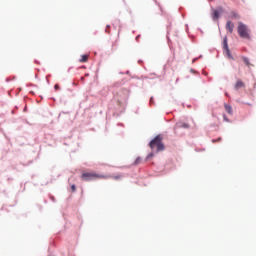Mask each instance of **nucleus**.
<instances>
[{"instance_id":"423d86ee","label":"nucleus","mask_w":256,"mask_h":256,"mask_svg":"<svg viewBox=\"0 0 256 256\" xmlns=\"http://www.w3.org/2000/svg\"><path fill=\"white\" fill-rule=\"evenodd\" d=\"M176 127H177L178 129H181V128L189 129V124L183 123V122H178V123L176 124Z\"/></svg>"},{"instance_id":"39448f33","label":"nucleus","mask_w":256,"mask_h":256,"mask_svg":"<svg viewBox=\"0 0 256 256\" xmlns=\"http://www.w3.org/2000/svg\"><path fill=\"white\" fill-rule=\"evenodd\" d=\"M243 87H245V83H243V81L238 80L235 84V89L239 90V89H243Z\"/></svg>"},{"instance_id":"f8f14e48","label":"nucleus","mask_w":256,"mask_h":256,"mask_svg":"<svg viewBox=\"0 0 256 256\" xmlns=\"http://www.w3.org/2000/svg\"><path fill=\"white\" fill-rule=\"evenodd\" d=\"M141 157H138L136 160H135V162H134V165H140V163H141Z\"/></svg>"},{"instance_id":"a211bd4d","label":"nucleus","mask_w":256,"mask_h":256,"mask_svg":"<svg viewBox=\"0 0 256 256\" xmlns=\"http://www.w3.org/2000/svg\"><path fill=\"white\" fill-rule=\"evenodd\" d=\"M234 17L237 19V18H239V15H237V14H234Z\"/></svg>"},{"instance_id":"6e6552de","label":"nucleus","mask_w":256,"mask_h":256,"mask_svg":"<svg viewBox=\"0 0 256 256\" xmlns=\"http://www.w3.org/2000/svg\"><path fill=\"white\" fill-rule=\"evenodd\" d=\"M224 107H225V111H227L229 115H233V108L231 107V105L225 104Z\"/></svg>"},{"instance_id":"4468645a","label":"nucleus","mask_w":256,"mask_h":256,"mask_svg":"<svg viewBox=\"0 0 256 256\" xmlns=\"http://www.w3.org/2000/svg\"><path fill=\"white\" fill-rule=\"evenodd\" d=\"M71 189H72L73 193H75V191H77V187L75 186V184H73V185L71 186Z\"/></svg>"},{"instance_id":"ddd939ff","label":"nucleus","mask_w":256,"mask_h":256,"mask_svg":"<svg viewBox=\"0 0 256 256\" xmlns=\"http://www.w3.org/2000/svg\"><path fill=\"white\" fill-rule=\"evenodd\" d=\"M243 63L245 64V65H249V58H243Z\"/></svg>"},{"instance_id":"f3484780","label":"nucleus","mask_w":256,"mask_h":256,"mask_svg":"<svg viewBox=\"0 0 256 256\" xmlns=\"http://www.w3.org/2000/svg\"><path fill=\"white\" fill-rule=\"evenodd\" d=\"M54 89L57 91V89H59V84H55Z\"/></svg>"},{"instance_id":"2eb2a0df","label":"nucleus","mask_w":256,"mask_h":256,"mask_svg":"<svg viewBox=\"0 0 256 256\" xmlns=\"http://www.w3.org/2000/svg\"><path fill=\"white\" fill-rule=\"evenodd\" d=\"M223 120L226 121V123H229V118H227V115H223Z\"/></svg>"},{"instance_id":"20e7f679","label":"nucleus","mask_w":256,"mask_h":256,"mask_svg":"<svg viewBox=\"0 0 256 256\" xmlns=\"http://www.w3.org/2000/svg\"><path fill=\"white\" fill-rule=\"evenodd\" d=\"M226 29L227 31H229V33H233V29H235V24H233V22L228 21L226 23Z\"/></svg>"},{"instance_id":"1a4fd4ad","label":"nucleus","mask_w":256,"mask_h":256,"mask_svg":"<svg viewBox=\"0 0 256 256\" xmlns=\"http://www.w3.org/2000/svg\"><path fill=\"white\" fill-rule=\"evenodd\" d=\"M212 19L214 21H217V19H219V11L217 10H214L213 13H212Z\"/></svg>"},{"instance_id":"9b49d317","label":"nucleus","mask_w":256,"mask_h":256,"mask_svg":"<svg viewBox=\"0 0 256 256\" xmlns=\"http://www.w3.org/2000/svg\"><path fill=\"white\" fill-rule=\"evenodd\" d=\"M106 177H107V179H116V180L121 179V175H117V176L109 175V176H106Z\"/></svg>"},{"instance_id":"9d476101","label":"nucleus","mask_w":256,"mask_h":256,"mask_svg":"<svg viewBox=\"0 0 256 256\" xmlns=\"http://www.w3.org/2000/svg\"><path fill=\"white\" fill-rule=\"evenodd\" d=\"M224 49H226L228 56L230 57L231 54L229 52V46H227V38L224 39Z\"/></svg>"},{"instance_id":"f03ea898","label":"nucleus","mask_w":256,"mask_h":256,"mask_svg":"<svg viewBox=\"0 0 256 256\" xmlns=\"http://www.w3.org/2000/svg\"><path fill=\"white\" fill-rule=\"evenodd\" d=\"M238 35L241 39H251V31L247 25L243 24L242 22L238 23Z\"/></svg>"},{"instance_id":"f257e3e1","label":"nucleus","mask_w":256,"mask_h":256,"mask_svg":"<svg viewBox=\"0 0 256 256\" xmlns=\"http://www.w3.org/2000/svg\"><path fill=\"white\" fill-rule=\"evenodd\" d=\"M150 149L152 151L156 150V153H159L160 151H165V144H163V136L161 134L157 135L150 143H149Z\"/></svg>"},{"instance_id":"7ed1b4c3","label":"nucleus","mask_w":256,"mask_h":256,"mask_svg":"<svg viewBox=\"0 0 256 256\" xmlns=\"http://www.w3.org/2000/svg\"><path fill=\"white\" fill-rule=\"evenodd\" d=\"M82 181H95L97 179H107V175L97 174L95 172H85L81 175Z\"/></svg>"},{"instance_id":"6ab92c4d","label":"nucleus","mask_w":256,"mask_h":256,"mask_svg":"<svg viewBox=\"0 0 256 256\" xmlns=\"http://www.w3.org/2000/svg\"><path fill=\"white\" fill-rule=\"evenodd\" d=\"M138 63H143L142 61H138Z\"/></svg>"},{"instance_id":"0eeeda50","label":"nucleus","mask_w":256,"mask_h":256,"mask_svg":"<svg viewBox=\"0 0 256 256\" xmlns=\"http://www.w3.org/2000/svg\"><path fill=\"white\" fill-rule=\"evenodd\" d=\"M87 61H89V54H84L79 59V63H87Z\"/></svg>"},{"instance_id":"dca6fc26","label":"nucleus","mask_w":256,"mask_h":256,"mask_svg":"<svg viewBox=\"0 0 256 256\" xmlns=\"http://www.w3.org/2000/svg\"><path fill=\"white\" fill-rule=\"evenodd\" d=\"M151 157H153V152L147 156V159H151Z\"/></svg>"}]
</instances>
